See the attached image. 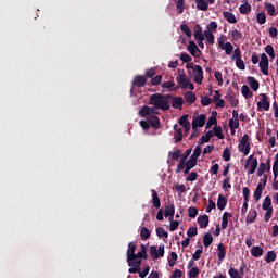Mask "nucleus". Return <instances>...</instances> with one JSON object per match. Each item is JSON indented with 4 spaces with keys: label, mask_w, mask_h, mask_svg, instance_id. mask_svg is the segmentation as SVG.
<instances>
[{
    "label": "nucleus",
    "mask_w": 278,
    "mask_h": 278,
    "mask_svg": "<svg viewBox=\"0 0 278 278\" xmlns=\"http://www.w3.org/2000/svg\"><path fill=\"white\" fill-rule=\"evenodd\" d=\"M170 99H173V94L170 93H154L150 96L149 104L153 105L155 110L168 112L170 110Z\"/></svg>",
    "instance_id": "f257e3e1"
},
{
    "label": "nucleus",
    "mask_w": 278,
    "mask_h": 278,
    "mask_svg": "<svg viewBox=\"0 0 278 278\" xmlns=\"http://www.w3.org/2000/svg\"><path fill=\"white\" fill-rule=\"evenodd\" d=\"M261 101L257 102V111L258 112H268L270 110V101L268 100V96L266 93H261Z\"/></svg>",
    "instance_id": "f03ea898"
},
{
    "label": "nucleus",
    "mask_w": 278,
    "mask_h": 278,
    "mask_svg": "<svg viewBox=\"0 0 278 278\" xmlns=\"http://www.w3.org/2000/svg\"><path fill=\"white\" fill-rule=\"evenodd\" d=\"M164 244H161L159 248L156 245L150 247V255L153 260H160V257H164Z\"/></svg>",
    "instance_id": "7ed1b4c3"
},
{
    "label": "nucleus",
    "mask_w": 278,
    "mask_h": 278,
    "mask_svg": "<svg viewBox=\"0 0 278 278\" xmlns=\"http://www.w3.org/2000/svg\"><path fill=\"white\" fill-rule=\"evenodd\" d=\"M205 121H207V117L205 114L198 115L197 117H193L192 119V129L197 131L199 127H204L205 126Z\"/></svg>",
    "instance_id": "20e7f679"
},
{
    "label": "nucleus",
    "mask_w": 278,
    "mask_h": 278,
    "mask_svg": "<svg viewBox=\"0 0 278 278\" xmlns=\"http://www.w3.org/2000/svg\"><path fill=\"white\" fill-rule=\"evenodd\" d=\"M261 73H263V75H268V55H266V53H262L261 54V61L258 63Z\"/></svg>",
    "instance_id": "39448f33"
},
{
    "label": "nucleus",
    "mask_w": 278,
    "mask_h": 278,
    "mask_svg": "<svg viewBox=\"0 0 278 278\" xmlns=\"http://www.w3.org/2000/svg\"><path fill=\"white\" fill-rule=\"evenodd\" d=\"M193 79L195 84H203V67L201 65H195L193 71Z\"/></svg>",
    "instance_id": "423d86ee"
},
{
    "label": "nucleus",
    "mask_w": 278,
    "mask_h": 278,
    "mask_svg": "<svg viewBox=\"0 0 278 278\" xmlns=\"http://www.w3.org/2000/svg\"><path fill=\"white\" fill-rule=\"evenodd\" d=\"M250 164V168L248 170L249 175H253V173H255V170H257V157L254 159L253 155H250L245 162V166H249Z\"/></svg>",
    "instance_id": "0eeeda50"
},
{
    "label": "nucleus",
    "mask_w": 278,
    "mask_h": 278,
    "mask_svg": "<svg viewBox=\"0 0 278 278\" xmlns=\"http://www.w3.org/2000/svg\"><path fill=\"white\" fill-rule=\"evenodd\" d=\"M187 50L193 58H199L201 55V50L199 49V46H197L194 41H189Z\"/></svg>",
    "instance_id": "6e6552de"
},
{
    "label": "nucleus",
    "mask_w": 278,
    "mask_h": 278,
    "mask_svg": "<svg viewBox=\"0 0 278 278\" xmlns=\"http://www.w3.org/2000/svg\"><path fill=\"white\" fill-rule=\"evenodd\" d=\"M161 87L164 88L165 90H168V92H173V90L174 91L179 90V86H175L174 78H172V80L162 83Z\"/></svg>",
    "instance_id": "1a4fd4ad"
},
{
    "label": "nucleus",
    "mask_w": 278,
    "mask_h": 278,
    "mask_svg": "<svg viewBox=\"0 0 278 278\" xmlns=\"http://www.w3.org/2000/svg\"><path fill=\"white\" fill-rule=\"evenodd\" d=\"M227 257V248H225L224 243H218L217 245V260L218 262H223Z\"/></svg>",
    "instance_id": "9d476101"
},
{
    "label": "nucleus",
    "mask_w": 278,
    "mask_h": 278,
    "mask_svg": "<svg viewBox=\"0 0 278 278\" xmlns=\"http://www.w3.org/2000/svg\"><path fill=\"white\" fill-rule=\"evenodd\" d=\"M132 84H134V86H136L137 88H143V86H147V76L137 75V76L134 78Z\"/></svg>",
    "instance_id": "9b49d317"
},
{
    "label": "nucleus",
    "mask_w": 278,
    "mask_h": 278,
    "mask_svg": "<svg viewBox=\"0 0 278 278\" xmlns=\"http://www.w3.org/2000/svg\"><path fill=\"white\" fill-rule=\"evenodd\" d=\"M176 81L179 84V88H188V83L190 81V79H188V76H186V74H179L176 77Z\"/></svg>",
    "instance_id": "f8f14e48"
},
{
    "label": "nucleus",
    "mask_w": 278,
    "mask_h": 278,
    "mask_svg": "<svg viewBox=\"0 0 278 278\" xmlns=\"http://www.w3.org/2000/svg\"><path fill=\"white\" fill-rule=\"evenodd\" d=\"M233 215L229 212H225L222 216V229H227L229 223H233L231 219L229 220V218H232Z\"/></svg>",
    "instance_id": "ddd939ff"
},
{
    "label": "nucleus",
    "mask_w": 278,
    "mask_h": 278,
    "mask_svg": "<svg viewBox=\"0 0 278 278\" xmlns=\"http://www.w3.org/2000/svg\"><path fill=\"white\" fill-rule=\"evenodd\" d=\"M148 123H150L151 127L154 129H160L162 127V124L160 123V117L156 115H149Z\"/></svg>",
    "instance_id": "4468645a"
},
{
    "label": "nucleus",
    "mask_w": 278,
    "mask_h": 278,
    "mask_svg": "<svg viewBox=\"0 0 278 278\" xmlns=\"http://www.w3.org/2000/svg\"><path fill=\"white\" fill-rule=\"evenodd\" d=\"M172 106L175 110H181V108H184V98L181 97H173L172 96Z\"/></svg>",
    "instance_id": "2eb2a0df"
},
{
    "label": "nucleus",
    "mask_w": 278,
    "mask_h": 278,
    "mask_svg": "<svg viewBox=\"0 0 278 278\" xmlns=\"http://www.w3.org/2000/svg\"><path fill=\"white\" fill-rule=\"evenodd\" d=\"M151 192H152L153 207H155L156 210H160V207H162V202L160 200V195L157 194V191H155V189H152Z\"/></svg>",
    "instance_id": "dca6fc26"
},
{
    "label": "nucleus",
    "mask_w": 278,
    "mask_h": 278,
    "mask_svg": "<svg viewBox=\"0 0 278 278\" xmlns=\"http://www.w3.org/2000/svg\"><path fill=\"white\" fill-rule=\"evenodd\" d=\"M127 260H136V243L129 242L128 243V250H127Z\"/></svg>",
    "instance_id": "f3484780"
},
{
    "label": "nucleus",
    "mask_w": 278,
    "mask_h": 278,
    "mask_svg": "<svg viewBox=\"0 0 278 278\" xmlns=\"http://www.w3.org/2000/svg\"><path fill=\"white\" fill-rule=\"evenodd\" d=\"M198 225L201 227V229L207 228V225H210V216L207 215H201L198 217Z\"/></svg>",
    "instance_id": "a211bd4d"
},
{
    "label": "nucleus",
    "mask_w": 278,
    "mask_h": 278,
    "mask_svg": "<svg viewBox=\"0 0 278 278\" xmlns=\"http://www.w3.org/2000/svg\"><path fill=\"white\" fill-rule=\"evenodd\" d=\"M252 257H262L264 255V249L260 245H254L250 250Z\"/></svg>",
    "instance_id": "6ab92c4d"
},
{
    "label": "nucleus",
    "mask_w": 278,
    "mask_h": 278,
    "mask_svg": "<svg viewBox=\"0 0 278 278\" xmlns=\"http://www.w3.org/2000/svg\"><path fill=\"white\" fill-rule=\"evenodd\" d=\"M247 81H248L250 88H252L254 90V92H257V90H260V81H257V79H255V77L249 76L247 78Z\"/></svg>",
    "instance_id": "aec40b11"
},
{
    "label": "nucleus",
    "mask_w": 278,
    "mask_h": 278,
    "mask_svg": "<svg viewBox=\"0 0 278 278\" xmlns=\"http://www.w3.org/2000/svg\"><path fill=\"white\" fill-rule=\"evenodd\" d=\"M264 8H265L268 16H277V9H275L273 3L264 2Z\"/></svg>",
    "instance_id": "412c9836"
},
{
    "label": "nucleus",
    "mask_w": 278,
    "mask_h": 278,
    "mask_svg": "<svg viewBox=\"0 0 278 278\" xmlns=\"http://www.w3.org/2000/svg\"><path fill=\"white\" fill-rule=\"evenodd\" d=\"M178 123L181 127H184L185 131H190V121H188V115H182Z\"/></svg>",
    "instance_id": "4be33fe9"
},
{
    "label": "nucleus",
    "mask_w": 278,
    "mask_h": 278,
    "mask_svg": "<svg viewBox=\"0 0 278 278\" xmlns=\"http://www.w3.org/2000/svg\"><path fill=\"white\" fill-rule=\"evenodd\" d=\"M165 218H173L175 216V204H168L164 211Z\"/></svg>",
    "instance_id": "5701e85b"
},
{
    "label": "nucleus",
    "mask_w": 278,
    "mask_h": 278,
    "mask_svg": "<svg viewBox=\"0 0 278 278\" xmlns=\"http://www.w3.org/2000/svg\"><path fill=\"white\" fill-rule=\"evenodd\" d=\"M174 129H175V134H174V138L177 142H181L184 140V130L181 128L177 127V124L174 125Z\"/></svg>",
    "instance_id": "b1692460"
},
{
    "label": "nucleus",
    "mask_w": 278,
    "mask_h": 278,
    "mask_svg": "<svg viewBox=\"0 0 278 278\" xmlns=\"http://www.w3.org/2000/svg\"><path fill=\"white\" fill-rule=\"evenodd\" d=\"M193 31H194V34H193L194 39L205 38L204 33H203V27H201V24H195Z\"/></svg>",
    "instance_id": "393cba45"
},
{
    "label": "nucleus",
    "mask_w": 278,
    "mask_h": 278,
    "mask_svg": "<svg viewBox=\"0 0 278 278\" xmlns=\"http://www.w3.org/2000/svg\"><path fill=\"white\" fill-rule=\"evenodd\" d=\"M238 149L244 155H249V153H251V143L239 142Z\"/></svg>",
    "instance_id": "a878e982"
},
{
    "label": "nucleus",
    "mask_w": 278,
    "mask_h": 278,
    "mask_svg": "<svg viewBox=\"0 0 278 278\" xmlns=\"http://www.w3.org/2000/svg\"><path fill=\"white\" fill-rule=\"evenodd\" d=\"M198 10H202V12H207L210 4L205 0H194Z\"/></svg>",
    "instance_id": "bb28decb"
},
{
    "label": "nucleus",
    "mask_w": 278,
    "mask_h": 278,
    "mask_svg": "<svg viewBox=\"0 0 278 278\" xmlns=\"http://www.w3.org/2000/svg\"><path fill=\"white\" fill-rule=\"evenodd\" d=\"M241 94L244 97V99L253 98V91H251V88H249V86H247V85H243L241 87Z\"/></svg>",
    "instance_id": "cd10ccee"
},
{
    "label": "nucleus",
    "mask_w": 278,
    "mask_h": 278,
    "mask_svg": "<svg viewBox=\"0 0 278 278\" xmlns=\"http://www.w3.org/2000/svg\"><path fill=\"white\" fill-rule=\"evenodd\" d=\"M262 192H264V185L262 186V182H258L254 191V199L256 202L262 199Z\"/></svg>",
    "instance_id": "c85d7f7f"
},
{
    "label": "nucleus",
    "mask_w": 278,
    "mask_h": 278,
    "mask_svg": "<svg viewBox=\"0 0 278 278\" xmlns=\"http://www.w3.org/2000/svg\"><path fill=\"white\" fill-rule=\"evenodd\" d=\"M255 218H257V211L255 210H250L247 218H245V223L251 224V223H255Z\"/></svg>",
    "instance_id": "c756f323"
},
{
    "label": "nucleus",
    "mask_w": 278,
    "mask_h": 278,
    "mask_svg": "<svg viewBox=\"0 0 278 278\" xmlns=\"http://www.w3.org/2000/svg\"><path fill=\"white\" fill-rule=\"evenodd\" d=\"M217 207L218 210H225V207H227V198H225V195L219 194L217 198Z\"/></svg>",
    "instance_id": "7c9ffc66"
},
{
    "label": "nucleus",
    "mask_w": 278,
    "mask_h": 278,
    "mask_svg": "<svg viewBox=\"0 0 278 278\" xmlns=\"http://www.w3.org/2000/svg\"><path fill=\"white\" fill-rule=\"evenodd\" d=\"M223 16L228 23H238V18H236V15H233L231 12L224 11Z\"/></svg>",
    "instance_id": "2f4dec72"
},
{
    "label": "nucleus",
    "mask_w": 278,
    "mask_h": 278,
    "mask_svg": "<svg viewBox=\"0 0 278 278\" xmlns=\"http://www.w3.org/2000/svg\"><path fill=\"white\" fill-rule=\"evenodd\" d=\"M229 128L231 131V135L233 136V134H236V129H238V127H240V119H229Z\"/></svg>",
    "instance_id": "473e14b6"
},
{
    "label": "nucleus",
    "mask_w": 278,
    "mask_h": 278,
    "mask_svg": "<svg viewBox=\"0 0 278 278\" xmlns=\"http://www.w3.org/2000/svg\"><path fill=\"white\" fill-rule=\"evenodd\" d=\"M212 242H214V237H212V233L206 232L203 236V245L207 249V247L212 245Z\"/></svg>",
    "instance_id": "72a5a7b5"
},
{
    "label": "nucleus",
    "mask_w": 278,
    "mask_h": 278,
    "mask_svg": "<svg viewBox=\"0 0 278 278\" xmlns=\"http://www.w3.org/2000/svg\"><path fill=\"white\" fill-rule=\"evenodd\" d=\"M141 250L136 254V257L140 260H149V255L147 254V245L141 244Z\"/></svg>",
    "instance_id": "f704fd0d"
},
{
    "label": "nucleus",
    "mask_w": 278,
    "mask_h": 278,
    "mask_svg": "<svg viewBox=\"0 0 278 278\" xmlns=\"http://www.w3.org/2000/svg\"><path fill=\"white\" fill-rule=\"evenodd\" d=\"M128 262V266H135L137 268H140V266H142V258L140 257H135V258H127Z\"/></svg>",
    "instance_id": "c9c22d12"
},
{
    "label": "nucleus",
    "mask_w": 278,
    "mask_h": 278,
    "mask_svg": "<svg viewBox=\"0 0 278 278\" xmlns=\"http://www.w3.org/2000/svg\"><path fill=\"white\" fill-rule=\"evenodd\" d=\"M185 101H187V103H194L197 101V94H194V92L192 91H188L185 93Z\"/></svg>",
    "instance_id": "e433bc0d"
},
{
    "label": "nucleus",
    "mask_w": 278,
    "mask_h": 278,
    "mask_svg": "<svg viewBox=\"0 0 278 278\" xmlns=\"http://www.w3.org/2000/svg\"><path fill=\"white\" fill-rule=\"evenodd\" d=\"M273 199L270 195H266L262 204L263 210H273Z\"/></svg>",
    "instance_id": "4c0bfd02"
},
{
    "label": "nucleus",
    "mask_w": 278,
    "mask_h": 278,
    "mask_svg": "<svg viewBox=\"0 0 278 278\" xmlns=\"http://www.w3.org/2000/svg\"><path fill=\"white\" fill-rule=\"evenodd\" d=\"M141 240H149L151 238V230L147 227H142L140 230Z\"/></svg>",
    "instance_id": "58836bf2"
},
{
    "label": "nucleus",
    "mask_w": 278,
    "mask_h": 278,
    "mask_svg": "<svg viewBox=\"0 0 278 278\" xmlns=\"http://www.w3.org/2000/svg\"><path fill=\"white\" fill-rule=\"evenodd\" d=\"M277 260V253L275 251H268L266 256H265V262L267 264H270Z\"/></svg>",
    "instance_id": "ea45409f"
},
{
    "label": "nucleus",
    "mask_w": 278,
    "mask_h": 278,
    "mask_svg": "<svg viewBox=\"0 0 278 278\" xmlns=\"http://www.w3.org/2000/svg\"><path fill=\"white\" fill-rule=\"evenodd\" d=\"M240 14H250L251 12V5L250 3L245 2L239 7Z\"/></svg>",
    "instance_id": "a19ab883"
},
{
    "label": "nucleus",
    "mask_w": 278,
    "mask_h": 278,
    "mask_svg": "<svg viewBox=\"0 0 278 278\" xmlns=\"http://www.w3.org/2000/svg\"><path fill=\"white\" fill-rule=\"evenodd\" d=\"M214 136V131L208 130L206 135L202 136L200 139V144H205V142H210L212 140V137Z\"/></svg>",
    "instance_id": "79ce46f5"
},
{
    "label": "nucleus",
    "mask_w": 278,
    "mask_h": 278,
    "mask_svg": "<svg viewBox=\"0 0 278 278\" xmlns=\"http://www.w3.org/2000/svg\"><path fill=\"white\" fill-rule=\"evenodd\" d=\"M180 30L185 36H187V38H192V30H190V26H188V24H181Z\"/></svg>",
    "instance_id": "37998d69"
},
{
    "label": "nucleus",
    "mask_w": 278,
    "mask_h": 278,
    "mask_svg": "<svg viewBox=\"0 0 278 278\" xmlns=\"http://www.w3.org/2000/svg\"><path fill=\"white\" fill-rule=\"evenodd\" d=\"M213 131H214V136H216V138H218L219 140H225V135H223V127L215 126L213 128Z\"/></svg>",
    "instance_id": "c03bdc74"
},
{
    "label": "nucleus",
    "mask_w": 278,
    "mask_h": 278,
    "mask_svg": "<svg viewBox=\"0 0 278 278\" xmlns=\"http://www.w3.org/2000/svg\"><path fill=\"white\" fill-rule=\"evenodd\" d=\"M199 275H201V270L199 269V267H192L191 269H189L188 278H198Z\"/></svg>",
    "instance_id": "a18cd8bd"
},
{
    "label": "nucleus",
    "mask_w": 278,
    "mask_h": 278,
    "mask_svg": "<svg viewBox=\"0 0 278 278\" xmlns=\"http://www.w3.org/2000/svg\"><path fill=\"white\" fill-rule=\"evenodd\" d=\"M151 111V106H142L140 110H139V116H141V118H147V116H149V112Z\"/></svg>",
    "instance_id": "49530a36"
},
{
    "label": "nucleus",
    "mask_w": 278,
    "mask_h": 278,
    "mask_svg": "<svg viewBox=\"0 0 278 278\" xmlns=\"http://www.w3.org/2000/svg\"><path fill=\"white\" fill-rule=\"evenodd\" d=\"M228 275L230 278H242V275H240V271H238L236 267H230L228 270Z\"/></svg>",
    "instance_id": "de8ad7c7"
},
{
    "label": "nucleus",
    "mask_w": 278,
    "mask_h": 278,
    "mask_svg": "<svg viewBox=\"0 0 278 278\" xmlns=\"http://www.w3.org/2000/svg\"><path fill=\"white\" fill-rule=\"evenodd\" d=\"M231 38H232V40H235V42H238V40H242L243 35L240 30L235 29L231 31Z\"/></svg>",
    "instance_id": "09e8293b"
},
{
    "label": "nucleus",
    "mask_w": 278,
    "mask_h": 278,
    "mask_svg": "<svg viewBox=\"0 0 278 278\" xmlns=\"http://www.w3.org/2000/svg\"><path fill=\"white\" fill-rule=\"evenodd\" d=\"M156 236L159 238H165L167 239L168 238V231H166L163 227H157L156 228Z\"/></svg>",
    "instance_id": "8fccbe9b"
},
{
    "label": "nucleus",
    "mask_w": 278,
    "mask_h": 278,
    "mask_svg": "<svg viewBox=\"0 0 278 278\" xmlns=\"http://www.w3.org/2000/svg\"><path fill=\"white\" fill-rule=\"evenodd\" d=\"M204 39H206L208 45H214V42H215L214 34H212L207 30H204Z\"/></svg>",
    "instance_id": "3c124183"
},
{
    "label": "nucleus",
    "mask_w": 278,
    "mask_h": 278,
    "mask_svg": "<svg viewBox=\"0 0 278 278\" xmlns=\"http://www.w3.org/2000/svg\"><path fill=\"white\" fill-rule=\"evenodd\" d=\"M179 229V222L174 220L173 217H169V231H177Z\"/></svg>",
    "instance_id": "603ef678"
},
{
    "label": "nucleus",
    "mask_w": 278,
    "mask_h": 278,
    "mask_svg": "<svg viewBox=\"0 0 278 278\" xmlns=\"http://www.w3.org/2000/svg\"><path fill=\"white\" fill-rule=\"evenodd\" d=\"M192 160H199V157H201V144H198L192 153V155L190 156Z\"/></svg>",
    "instance_id": "864d4df0"
},
{
    "label": "nucleus",
    "mask_w": 278,
    "mask_h": 278,
    "mask_svg": "<svg viewBox=\"0 0 278 278\" xmlns=\"http://www.w3.org/2000/svg\"><path fill=\"white\" fill-rule=\"evenodd\" d=\"M222 49L226 52V55H231V53H233V45H231V42H226Z\"/></svg>",
    "instance_id": "5fc2aeb1"
},
{
    "label": "nucleus",
    "mask_w": 278,
    "mask_h": 278,
    "mask_svg": "<svg viewBox=\"0 0 278 278\" xmlns=\"http://www.w3.org/2000/svg\"><path fill=\"white\" fill-rule=\"evenodd\" d=\"M155 75H157V68L155 67H151L150 70L146 71V77H148L149 79H153Z\"/></svg>",
    "instance_id": "6e6d98bb"
},
{
    "label": "nucleus",
    "mask_w": 278,
    "mask_h": 278,
    "mask_svg": "<svg viewBox=\"0 0 278 278\" xmlns=\"http://www.w3.org/2000/svg\"><path fill=\"white\" fill-rule=\"evenodd\" d=\"M256 21L260 25H264L266 23V13L264 12L257 13Z\"/></svg>",
    "instance_id": "4d7b16f0"
},
{
    "label": "nucleus",
    "mask_w": 278,
    "mask_h": 278,
    "mask_svg": "<svg viewBox=\"0 0 278 278\" xmlns=\"http://www.w3.org/2000/svg\"><path fill=\"white\" fill-rule=\"evenodd\" d=\"M178 257L179 256L175 252L170 253V256L168 258V264L170 267L175 266V263L177 262Z\"/></svg>",
    "instance_id": "13d9d810"
},
{
    "label": "nucleus",
    "mask_w": 278,
    "mask_h": 278,
    "mask_svg": "<svg viewBox=\"0 0 278 278\" xmlns=\"http://www.w3.org/2000/svg\"><path fill=\"white\" fill-rule=\"evenodd\" d=\"M201 105H203V108H207V105H212V98L204 96L201 98Z\"/></svg>",
    "instance_id": "bf43d9fd"
},
{
    "label": "nucleus",
    "mask_w": 278,
    "mask_h": 278,
    "mask_svg": "<svg viewBox=\"0 0 278 278\" xmlns=\"http://www.w3.org/2000/svg\"><path fill=\"white\" fill-rule=\"evenodd\" d=\"M266 172H268L266 163H261L257 169V177H262V175H264Z\"/></svg>",
    "instance_id": "052dcab7"
},
{
    "label": "nucleus",
    "mask_w": 278,
    "mask_h": 278,
    "mask_svg": "<svg viewBox=\"0 0 278 278\" xmlns=\"http://www.w3.org/2000/svg\"><path fill=\"white\" fill-rule=\"evenodd\" d=\"M198 214H199V210L197 207L193 206L188 208L189 218H197Z\"/></svg>",
    "instance_id": "680f3d73"
},
{
    "label": "nucleus",
    "mask_w": 278,
    "mask_h": 278,
    "mask_svg": "<svg viewBox=\"0 0 278 278\" xmlns=\"http://www.w3.org/2000/svg\"><path fill=\"white\" fill-rule=\"evenodd\" d=\"M214 125H218V119H216V117H210L206 123L205 129H212V126Z\"/></svg>",
    "instance_id": "e2e57ef3"
},
{
    "label": "nucleus",
    "mask_w": 278,
    "mask_h": 278,
    "mask_svg": "<svg viewBox=\"0 0 278 278\" xmlns=\"http://www.w3.org/2000/svg\"><path fill=\"white\" fill-rule=\"evenodd\" d=\"M216 29H218V23H216V22H211L206 26V31H210L211 34H212V31H216Z\"/></svg>",
    "instance_id": "0e129e2a"
},
{
    "label": "nucleus",
    "mask_w": 278,
    "mask_h": 278,
    "mask_svg": "<svg viewBox=\"0 0 278 278\" xmlns=\"http://www.w3.org/2000/svg\"><path fill=\"white\" fill-rule=\"evenodd\" d=\"M180 60H181V62H184L186 64V63L192 62V56H190V54H188L186 52H182L180 54Z\"/></svg>",
    "instance_id": "69168bd1"
},
{
    "label": "nucleus",
    "mask_w": 278,
    "mask_h": 278,
    "mask_svg": "<svg viewBox=\"0 0 278 278\" xmlns=\"http://www.w3.org/2000/svg\"><path fill=\"white\" fill-rule=\"evenodd\" d=\"M162 84V75H156L151 79V86H160Z\"/></svg>",
    "instance_id": "338daca9"
},
{
    "label": "nucleus",
    "mask_w": 278,
    "mask_h": 278,
    "mask_svg": "<svg viewBox=\"0 0 278 278\" xmlns=\"http://www.w3.org/2000/svg\"><path fill=\"white\" fill-rule=\"evenodd\" d=\"M199 230L197 229V227H190L187 231L188 238H194V236H197Z\"/></svg>",
    "instance_id": "774afa93"
}]
</instances>
